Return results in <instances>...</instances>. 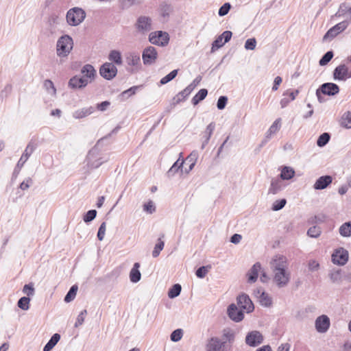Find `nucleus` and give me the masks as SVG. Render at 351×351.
Masks as SVG:
<instances>
[{
    "mask_svg": "<svg viewBox=\"0 0 351 351\" xmlns=\"http://www.w3.org/2000/svg\"><path fill=\"white\" fill-rule=\"evenodd\" d=\"M348 251L343 247L336 249L332 254V261L335 265L343 266L348 261Z\"/></svg>",
    "mask_w": 351,
    "mask_h": 351,
    "instance_id": "0eeeda50",
    "label": "nucleus"
},
{
    "mask_svg": "<svg viewBox=\"0 0 351 351\" xmlns=\"http://www.w3.org/2000/svg\"><path fill=\"white\" fill-rule=\"evenodd\" d=\"M77 290H78V286L77 285H73V286H71V288L69 289V291L64 296V302L66 303H69V302H71V301H73L76 296Z\"/></svg>",
    "mask_w": 351,
    "mask_h": 351,
    "instance_id": "f704fd0d",
    "label": "nucleus"
},
{
    "mask_svg": "<svg viewBox=\"0 0 351 351\" xmlns=\"http://www.w3.org/2000/svg\"><path fill=\"white\" fill-rule=\"evenodd\" d=\"M261 269V264L259 262H256L252 265L247 274V282L249 283H254L257 280Z\"/></svg>",
    "mask_w": 351,
    "mask_h": 351,
    "instance_id": "5701e85b",
    "label": "nucleus"
},
{
    "mask_svg": "<svg viewBox=\"0 0 351 351\" xmlns=\"http://www.w3.org/2000/svg\"><path fill=\"white\" fill-rule=\"evenodd\" d=\"M143 210L149 214H152L156 211V206L152 200H149L143 204Z\"/></svg>",
    "mask_w": 351,
    "mask_h": 351,
    "instance_id": "5fc2aeb1",
    "label": "nucleus"
},
{
    "mask_svg": "<svg viewBox=\"0 0 351 351\" xmlns=\"http://www.w3.org/2000/svg\"><path fill=\"white\" fill-rule=\"evenodd\" d=\"M287 204V200L285 198L276 200L271 206V209L274 211H278L282 209Z\"/></svg>",
    "mask_w": 351,
    "mask_h": 351,
    "instance_id": "603ef678",
    "label": "nucleus"
},
{
    "mask_svg": "<svg viewBox=\"0 0 351 351\" xmlns=\"http://www.w3.org/2000/svg\"><path fill=\"white\" fill-rule=\"evenodd\" d=\"M226 43L223 40L222 37L219 35L213 43L212 44V51H214L215 49H217L222 46H223Z\"/></svg>",
    "mask_w": 351,
    "mask_h": 351,
    "instance_id": "052dcab7",
    "label": "nucleus"
},
{
    "mask_svg": "<svg viewBox=\"0 0 351 351\" xmlns=\"http://www.w3.org/2000/svg\"><path fill=\"white\" fill-rule=\"evenodd\" d=\"M101 77L107 80L113 79L117 74V69L112 62H106L99 69Z\"/></svg>",
    "mask_w": 351,
    "mask_h": 351,
    "instance_id": "6e6552de",
    "label": "nucleus"
},
{
    "mask_svg": "<svg viewBox=\"0 0 351 351\" xmlns=\"http://www.w3.org/2000/svg\"><path fill=\"white\" fill-rule=\"evenodd\" d=\"M343 270L341 269L330 271L329 277L331 281L334 283H339L341 282L343 280Z\"/></svg>",
    "mask_w": 351,
    "mask_h": 351,
    "instance_id": "7c9ffc66",
    "label": "nucleus"
},
{
    "mask_svg": "<svg viewBox=\"0 0 351 351\" xmlns=\"http://www.w3.org/2000/svg\"><path fill=\"white\" fill-rule=\"evenodd\" d=\"M165 242L162 241V237L158 238L157 243L155 245L154 250L152 251V256L156 258L159 256L160 252L163 250Z\"/></svg>",
    "mask_w": 351,
    "mask_h": 351,
    "instance_id": "ea45409f",
    "label": "nucleus"
},
{
    "mask_svg": "<svg viewBox=\"0 0 351 351\" xmlns=\"http://www.w3.org/2000/svg\"><path fill=\"white\" fill-rule=\"evenodd\" d=\"M295 170L288 166H282L281 167L280 178L282 180H289L295 176Z\"/></svg>",
    "mask_w": 351,
    "mask_h": 351,
    "instance_id": "a878e982",
    "label": "nucleus"
},
{
    "mask_svg": "<svg viewBox=\"0 0 351 351\" xmlns=\"http://www.w3.org/2000/svg\"><path fill=\"white\" fill-rule=\"evenodd\" d=\"M326 216L324 214L315 215L308 220L309 223H323L326 220Z\"/></svg>",
    "mask_w": 351,
    "mask_h": 351,
    "instance_id": "680f3d73",
    "label": "nucleus"
},
{
    "mask_svg": "<svg viewBox=\"0 0 351 351\" xmlns=\"http://www.w3.org/2000/svg\"><path fill=\"white\" fill-rule=\"evenodd\" d=\"M30 298L29 297L23 296L17 302L19 308L23 311H27L29 308Z\"/></svg>",
    "mask_w": 351,
    "mask_h": 351,
    "instance_id": "37998d69",
    "label": "nucleus"
},
{
    "mask_svg": "<svg viewBox=\"0 0 351 351\" xmlns=\"http://www.w3.org/2000/svg\"><path fill=\"white\" fill-rule=\"evenodd\" d=\"M106 222H102L101 223L100 226L99 227L97 237L98 240L100 241H102L104 238L105 232H106Z\"/></svg>",
    "mask_w": 351,
    "mask_h": 351,
    "instance_id": "0e129e2a",
    "label": "nucleus"
},
{
    "mask_svg": "<svg viewBox=\"0 0 351 351\" xmlns=\"http://www.w3.org/2000/svg\"><path fill=\"white\" fill-rule=\"evenodd\" d=\"M149 41L153 45L165 47L169 43V36L166 32H153L149 36Z\"/></svg>",
    "mask_w": 351,
    "mask_h": 351,
    "instance_id": "39448f33",
    "label": "nucleus"
},
{
    "mask_svg": "<svg viewBox=\"0 0 351 351\" xmlns=\"http://www.w3.org/2000/svg\"><path fill=\"white\" fill-rule=\"evenodd\" d=\"M97 210L95 209L87 211L83 216V220L85 223H90L94 220L97 216Z\"/></svg>",
    "mask_w": 351,
    "mask_h": 351,
    "instance_id": "09e8293b",
    "label": "nucleus"
},
{
    "mask_svg": "<svg viewBox=\"0 0 351 351\" xmlns=\"http://www.w3.org/2000/svg\"><path fill=\"white\" fill-rule=\"evenodd\" d=\"M193 90L191 88V86H187L183 90L180 92L174 98V99H176V103L178 104L180 101H184L185 98L187 96H189Z\"/></svg>",
    "mask_w": 351,
    "mask_h": 351,
    "instance_id": "c9c22d12",
    "label": "nucleus"
},
{
    "mask_svg": "<svg viewBox=\"0 0 351 351\" xmlns=\"http://www.w3.org/2000/svg\"><path fill=\"white\" fill-rule=\"evenodd\" d=\"M319 91L322 92L324 95L328 96H334L339 93V87L337 84L332 82H326L322 84L319 87Z\"/></svg>",
    "mask_w": 351,
    "mask_h": 351,
    "instance_id": "a211bd4d",
    "label": "nucleus"
},
{
    "mask_svg": "<svg viewBox=\"0 0 351 351\" xmlns=\"http://www.w3.org/2000/svg\"><path fill=\"white\" fill-rule=\"evenodd\" d=\"M141 86H134L130 87L126 90H124L121 93V96L125 98H129L132 95H134L136 93V90L139 89Z\"/></svg>",
    "mask_w": 351,
    "mask_h": 351,
    "instance_id": "4d7b16f0",
    "label": "nucleus"
},
{
    "mask_svg": "<svg viewBox=\"0 0 351 351\" xmlns=\"http://www.w3.org/2000/svg\"><path fill=\"white\" fill-rule=\"evenodd\" d=\"M184 332L182 328L174 330L170 335V339L173 342H178L182 338Z\"/></svg>",
    "mask_w": 351,
    "mask_h": 351,
    "instance_id": "a18cd8bd",
    "label": "nucleus"
},
{
    "mask_svg": "<svg viewBox=\"0 0 351 351\" xmlns=\"http://www.w3.org/2000/svg\"><path fill=\"white\" fill-rule=\"evenodd\" d=\"M322 233L321 228L317 226H313L307 230V235L311 238H317Z\"/></svg>",
    "mask_w": 351,
    "mask_h": 351,
    "instance_id": "49530a36",
    "label": "nucleus"
},
{
    "mask_svg": "<svg viewBox=\"0 0 351 351\" xmlns=\"http://www.w3.org/2000/svg\"><path fill=\"white\" fill-rule=\"evenodd\" d=\"M108 59L115 64L121 65L122 64L121 53L117 50H112L109 53Z\"/></svg>",
    "mask_w": 351,
    "mask_h": 351,
    "instance_id": "2f4dec72",
    "label": "nucleus"
},
{
    "mask_svg": "<svg viewBox=\"0 0 351 351\" xmlns=\"http://www.w3.org/2000/svg\"><path fill=\"white\" fill-rule=\"evenodd\" d=\"M182 290V287L180 284L173 285L168 291V297L171 299H173L178 297Z\"/></svg>",
    "mask_w": 351,
    "mask_h": 351,
    "instance_id": "4c0bfd02",
    "label": "nucleus"
},
{
    "mask_svg": "<svg viewBox=\"0 0 351 351\" xmlns=\"http://www.w3.org/2000/svg\"><path fill=\"white\" fill-rule=\"evenodd\" d=\"M299 90H295L293 91H290L289 90H286L282 94V98L280 101V104L282 108L287 107L289 104L295 100L296 96L298 95Z\"/></svg>",
    "mask_w": 351,
    "mask_h": 351,
    "instance_id": "412c9836",
    "label": "nucleus"
},
{
    "mask_svg": "<svg viewBox=\"0 0 351 351\" xmlns=\"http://www.w3.org/2000/svg\"><path fill=\"white\" fill-rule=\"evenodd\" d=\"M228 102V97L226 96H220L217 103V107L219 110L225 108Z\"/></svg>",
    "mask_w": 351,
    "mask_h": 351,
    "instance_id": "338daca9",
    "label": "nucleus"
},
{
    "mask_svg": "<svg viewBox=\"0 0 351 351\" xmlns=\"http://www.w3.org/2000/svg\"><path fill=\"white\" fill-rule=\"evenodd\" d=\"M341 126L346 128H351V112H347L344 113L341 119Z\"/></svg>",
    "mask_w": 351,
    "mask_h": 351,
    "instance_id": "79ce46f5",
    "label": "nucleus"
},
{
    "mask_svg": "<svg viewBox=\"0 0 351 351\" xmlns=\"http://www.w3.org/2000/svg\"><path fill=\"white\" fill-rule=\"evenodd\" d=\"M270 266L272 271L287 270V258L283 255H276L272 258Z\"/></svg>",
    "mask_w": 351,
    "mask_h": 351,
    "instance_id": "f8f14e48",
    "label": "nucleus"
},
{
    "mask_svg": "<svg viewBox=\"0 0 351 351\" xmlns=\"http://www.w3.org/2000/svg\"><path fill=\"white\" fill-rule=\"evenodd\" d=\"M44 86L47 90L48 93L51 95H55L56 93V89L54 87L53 83L49 80H46L44 82Z\"/></svg>",
    "mask_w": 351,
    "mask_h": 351,
    "instance_id": "13d9d810",
    "label": "nucleus"
},
{
    "mask_svg": "<svg viewBox=\"0 0 351 351\" xmlns=\"http://www.w3.org/2000/svg\"><path fill=\"white\" fill-rule=\"evenodd\" d=\"M140 263H135L130 272V280L133 283H136L141 278V274L139 271Z\"/></svg>",
    "mask_w": 351,
    "mask_h": 351,
    "instance_id": "cd10ccee",
    "label": "nucleus"
},
{
    "mask_svg": "<svg viewBox=\"0 0 351 351\" xmlns=\"http://www.w3.org/2000/svg\"><path fill=\"white\" fill-rule=\"evenodd\" d=\"M283 187L282 180L280 178H272L268 193L274 195L277 194L282 190Z\"/></svg>",
    "mask_w": 351,
    "mask_h": 351,
    "instance_id": "393cba45",
    "label": "nucleus"
},
{
    "mask_svg": "<svg viewBox=\"0 0 351 351\" xmlns=\"http://www.w3.org/2000/svg\"><path fill=\"white\" fill-rule=\"evenodd\" d=\"M260 304L265 307H269L272 304L271 298L265 291H263L259 297Z\"/></svg>",
    "mask_w": 351,
    "mask_h": 351,
    "instance_id": "e433bc0d",
    "label": "nucleus"
},
{
    "mask_svg": "<svg viewBox=\"0 0 351 351\" xmlns=\"http://www.w3.org/2000/svg\"><path fill=\"white\" fill-rule=\"evenodd\" d=\"M136 27L142 33L151 31L153 29L152 19L145 16H139L136 21Z\"/></svg>",
    "mask_w": 351,
    "mask_h": 351,
    "instance_id": "ddd939ff",
    "label": "nucleus"
},
{
    "mask_svg": "<svg viewBox=\"0 0 351 351\" xmlns=\"http://www.w3.org/2000/svg\"><path fill=\"white\" fill-rule=\"evenodd\" d=\"M315 326L318 332L324 333L327 332L330 326L329 317L326 315L317 317L315 319Z\"/></svg>",
    "mask_w": 351,
    "mask_h": 351,
    "instance_id": "dca6fc26",
    "label": "nucleus"
},
{
    "mask_svg": "<svg viewBox=\"0 0 351 351\" xmlns=\"http://www.w3.org/2000/svg\"><path fill=\"white\" fill-rule=\"evenodd\" d=\"M158 58V52L155 47L149 46L144 49L142 53L143 64L151 65L154 64Z\"/></svg>",
    "mask_w": 351,
    "mask_h": 351,
    "instance_id": "9d476101",
    "label": "nucleus"
},
{
    "mask_svg": "<svg viewBox=\"0 0 351 351\" xmlns=\"http://www.w3.org/2000/svg\"><path fill=\"white\" fill-rule=\"evenodd\" d=\"M171 10V6L167 3L162 4L160 9V14L164 19L169 16Z\"/></svg>",
    "mask_w": 351,
    "mask_h": 351,
    "instance_id": "864d4df0",
    "label": "nucleus"
},
{
    "mask_svg": "<svg viewBox=\"0 0 351 351\" xmlns=\"http://www.w3.org/2000/svg\"><path fill=\"white\" fill-rule=\"evenodd\" d=\"M23 293L26 294L27 297L33 296L35 293V289L34 285L32 282L25 284L23 288Z\"/></svg>",
    "mask_w": 351,
    "mask_h": 351,
    "instance_id": "6e6d98bb",
    "label": "nucleus"
},
{
    "mask_svg": "<svg viewBox=\"0 0 351 351\" xmlns=\"http://www.w3.org/2000/svg\"><path fill=\"white\" fill-rule=\"evenodd\" d=\"M127 62L130 66H138L141 62L140 56L136 53H130L127 57Z\"/></svg>",
    "mask_w": 351,
    "mask_h": 351,
    "instance_id": "58836bf2",
    "label": "nucleus"
},
{
    "mask_svg": "<svg viewBox=\"0 0 351 351\" xmlns=\"http://www.w3.org/2000/svg\"><path fill=\"white\" fill-rule=\"evenodd\" d=\"M178 72V69H175V70H173L172 71H171L169 74H167L166 76H165L164 77H162L160 80V84L161 85L166 84L169 82L173 80L176 77Z\"/></svg>",
    "mask_w": 351,
    "mask_h": 351,
    "instance_id": "8fccbe9b",
    "label": "nucleus"
},
{
    "mask_svg": "<svg viewBox=\"0 0 351 351\" xmlns=\"http://www.w3.org/2000/svg\"><path fill=\"white\" fill-rule=\"evenodd\" d=\"M350 77L351 73L345 64H339L333 71V78L335 80L346 81Z\"/></svg>",
    "mask_w": 351,
    "mask_h": 351,
    "instance_id": "9b49d317",
    "label": "nucleus"
},
{
    "mask_svg": "<svg viewBox=\"0 0 351 351\" xmlns=\"http://www.w3.org/2000/svg\"><path fill=\"white\" fill-rule=\"evenodd\" d=\"M339 232L343 237L351 236V221L343 223L339 229Z\"/></svg>",
    "mask_w": 351,
    "mask_h": 351,
    "instance_id": "473e14b6",
    "label": "nucleus"
},
{
    "mask_svg": "<svg viewBox=\"0 0 351 351\" xmlns=\"http://www.w3.org/2000/svg\"><path fill=\"white\" fill-rule=\"evenodd\" d=\"M334 54L332 51H327L319 60V64L320 66L326 65L332 58Z\"/></svg>",
    "mask_w": 351,
    "mask_h": 351,
    "instance_id": "3c124183",
    "label": "nucleus"
},
{
    "mask_svg": "<svg viewBox=\"0 0 351 351\" xmlns=\"http://www.w3.org/2000/svg\"><path fill=\"white\" fill-rule=\"evenodd\" d=\"M60 339V335L53 334L43 348V351H51Z\"/></svg>",
    "mask_w": 351,
    "mask_h": 351,
    "instance_id": "c85d7f7f",
    "label": "nucleus"
},
{
    "mask_svg": "<svg viewBox=\"0 0 351 351\" xmlns=\"http://www.w3.org/2000/svg\"><path fill=\"white\" fill-rule=\"evenodd\" d=\"M81 73L82 78L85 79L88 82V84L91 83L96 77V70L91 64H86L81 69Z\"/></svg>",
    "mask_w": 351,
    "mask_h": 351,
    "instance_id": "6ab92c4d",
    "label": "nucleus"
},
{
    "mask_svg": "<svg viewBox=\"0 0 351 351\" xmlns=\"http://www.w3.org/2000/svg\"><path fill=\"white\" fill-rule=\"evenodd\" d=\"M230 8H231V5H230V4L229 3H225L219 9L218 14L220 16H223L226 15L228 13Z\"/></svg>",
    "mask_w": 351,
    "mask_h": 351,
    "instance_id": "69168bd1",
    "label": "nucleus"
},
{
    "mask_svg": "<svg viewBox=\"0 0 351 351\" xmlns=\"http://www.w3.org/2000/svg\"><path fill=\"white\" fill-rule=\"evenodd\" d=\"M88 85V82L81 76L75 75L69 81V86L73 89L83 88Z\"/></svg>",
    "mask_w": 351,
    "mask_h": 351,
    "instance_id": "4be33fe9",
    "label": "nucleus"
},
{
    "mask_svg": "<svg viewBox=\"0 0 351 351\" xmlns=\"http://www.w3.org/2000/svg\"><path fill=\"white\" fill-rule=\"evenodd\" d=\"M143 0H120L123 8H130L132 5L140 4Z\"/></svg>",
    "mask_w": 351,
    "mask_h": 351,
    "instance_id": "e2e57ef3",
    "label": "nucleus"
},
{
    "mask_svg": "<svg viewBox=\"0 0 351 351\" xmlns=\"http://www.w3.org/2000/svg\"><path fill=\"white\" fill-rule=\"evenodd\" d=\"M86 12L82 8L75 7L70 9L66 16V21L69 25L77 26L85 19Z\"/></svg>",
    "mask_w": 351,
    "mask_h": 351,
    "instance_id": "7ed1b4c3",
    "label": "nucleus"
},
{
    "mask_svg": "<svg viewBox=\"0 0 351 351\" xmlns=\"http://www.w3.org/2000/svg\"><path fill=\"white\" fill-rule=\"evenodd\" d=\"M350 21L347 20L341 21L330 28L323 37L324 42L332 40L341 32H343L349 25Z\"/></svg>",
    "mask_w": 351,
    "mask_h": 351,
    "instance_id": "20e7f679",
    "label": "nucleus"
},
{
    "mask_svg": "<svg viewBox=\"0 0 351 351\" xmlns=\"http://www.w3.org/2000/svg\"><path fill=\"white\" fill-rule=\"evenodd\" d=\"M330 138V135L327 132H324L319 136L317 141V145L319 147H324L328 143Z\"/></svg>",
    "mask_w": 351,
    "mask_h": 351,
    "instance_id": "de8ad7c7",
    "label": "nucleus"
},
{
    "mask_svg": "<svg viewBox=\"0 0 351 351\" xmlns=\"http://www.w3.org/2000/svg\"><path fill=\"white\" fill-rule=\"evenodd\" d=\"M349 7L347 5L346 3H342L340 4L338 11L335 14V16L341 17L345 15L347 12H348Z\"/></svg>",
    "mask_w": 351,
    "mask_h": 351,
    "instance_id": "bf43d9fd",
    "label": "nucleus"
},
{
    "mask_svg": "<svg viewBox=\"0 0 351 351\" xmlns=\"http://www.w3.org/2000/svg\"><path fill=\"white\" fill-rule=\"evenodd\" d=\"M274 281L279 288L286 287L290 280V274L287 270L273 271Z\"/></svg>",
    "mask_w": 351,
    "mask_h": 351,
    "instance_id": "1a4fd4ad",
    "label": "nucleus"
},
{
    "mask_svg": "<svg viewBox=\"0 0 351 351\" xmlns=\"http://www.w3.org/2000/svg\"><path fill=\"white\" fill-rule=\"evenodd\" d=\"M180 158L173 163L171 167L167 172V175L169 178L172 177L176 172L180 169L181 171H183L184 165L186 164V160H184L182 158L183 155H179Z\"/></svg>",
    "mask_w": 351,
    "mask_h": 351,
    "instance_id": "b1692460",
    "label": "nucleus"
},
{
    "mask_svg": "<svg viewBox=\"0 0 351 351\" xmlns=\"http://www.w3.org/2000/svg\"><path fill=\"white\" fill-rule=\"evenodd\" d=\"M280 128V119H276L269 128L267 132V138H269L272 134H276Z\"/></svg>",
    "mask_w": 351,
    "mask_h": 351,
    "instance_id": "a19ab883",
    "label": "nucleus"
},
{
    "mask_svg": "<svg viewBox=\"0 0 351 351\" xmlns=\"http://www.w3.org/2000/svg\"><path fill=\"white\" fill-rule=\"evenodd\" d=\"M95 108L93 106L83 108L75 110L73 113V117L76 119H82L93 114Z\"/></svg>",
    "mask_w": 351,
    "mask_h": 351,
    "instance_id": "bb28decb",
    "label": "nucleus"
},
{
    "mask_svg": "<svg viewBox=\"0 0 351 351\" xmlns=\"http://www.w3.org/2000/svg\"><path fill=\"white\" fill-rule=\"evenodd\" d=\"M256 45V40L254 38H248L245 43V48L247 50H254Z\"/></svg>",
    "mask_w": 351,
    "mask_h": 351,
    "instance_id": "774afa93",
    "label": "nucleus"
},
{
    "mask_svg": "<svg viewBox=\"0 0 351 351\" xmlns=\"http://www.w3.org/2000/svg\"><path fill=\"white\" fill-rule=\"evenodd\" d=\"M29 156L30 155H21V158L18 161V162L14 169V171L12 173V179L16 178L18 176L21 169L23 167L25 162L28 160Z\"/></svg>",
    "mask_w": 351,
    "mask_h": 351,
    "instance_id": "c756f323",
    "label": "nucleus"
},
{
    "mask_svg": "<svg viewBox=\"0 0 351 351\" xmlns=\"http://www.w3.org/2000/svg\"><path fill=\"white\" fill-rule=\"evenodd\" d=\"M208 90L206 88L200 89L197 93L192 98L191 102L195 106L198 104L201 101L204 99L207 96Z\"/></svg>",
    "mask_w": 351,
    "mask_h": 351,
    "instance_id": "72a5a7b5",
    "label": "nucleus"
},
{
    "mask_svg": "<svg viewBox=\"0 0 351 351\" xmlns=\"http://www.w3.org/2000/svg\"><path fill=\"white\" fill-rule=\"evenodd\" d=\"M73 47V38L67 35L60 36L56 43V53L60 58H65L69 56Z\"/></svg>",
    "mask_w": 351,
    "mask_h": 351,
    "instance_id": "f03ea898",
    "label": "nucleus"
},
{
    "mask_svg": "<svg viewBox=\"0 0 351 351\" xmlns=\"http://www.w3.org/2000/svg\"><path fill=\"white\" fill-rule=\"evenodd\" d=\"M223 339L218 337H212L208 339L206 344V351H229L230 347L228 343H232L235 339L234 332L230 328L223 330Z\"/></svg>",
    "mask_w": 351,
    "mask_h": 351,
    "instance_id": "f257e3e1",
    "label": "nucleus"
},
{
    "mask_svg": "<svg viewBox=\"0 0 351 351\" xmlns=\"http://www.w3.org/2000/svg\"><path fill=\"white\" fill-rule=\"evenodd\" d=\"M237 304L240 308L246 311L247 313L252 312L254 309L251 299L245 293H242L237 297Z\"/></svg>",
    "mask_w": 351,
    "mask_h": 351,
    "instance_id": "4468645a",
    "label": "nucleus"
},
{
    "mask_svg": "<svg viewBox=\"0 0 351 351\" xmlns=\"http://www.w3.org/2000/svg\"><path fill=\"white\" fill-rule=\"evenodd\" d=\"M100 155H86L84 163L89 169H96L100 167L107 158L100 157Z\"/></svg>",
    "mask_w": 351,
    "mask_h": 351,
    "instance_id": "f3484780",
    "label": "nucleus"
},
{
    "mask_svg": "<svg viewBox=\"0 0 351 351\" xmlns=\"http://www.w3.org/2000/svg\"><path fill=\"white\" fill-rule=\"evenodd\" d=\"M332 182L331 176L325 175L322 176L317 178L313 185L315 190H323L326 189Z\"/></svg>",
    "mask_w": 351,
    "mask_h": 351,
    "instance_id": "aec40b11",
    "label": "nucleus"
},
{
    "mask_svg": "<svg viewBox=\"0 0 351 351\" xmlns=\"http://www.w3.org/2000/svg\"><path fill=\"white\" fill-rule=\"evenodd\" d=\"M243 309L239 308L235 304H231L228 306L227 313L228 317L235 322H239L244 318Z\"/></svg>",
    "mask_w": 351,
    "mask_h": 351,
    "instance_id": "2eb2a0df",
    "label": "nucleus"
},
{
    "mask_svg": "<svg viewBox=\"0 0 351 351\" xmlns=\"http://www.w3.org/2000/svg\"><path fill=\"white\" fill-rule=\"evenodd\" d=\"M211 268L210 265L201 266L196 270L195 275L199 278H204Z\"/></svg>",
    "mask_w": 351,
    "mask_h": 351,
    "instance_id": "c03bdc74",
    "label": "nucleus"
},
{
    "mask_svg": "<svg viewBox=\"0 0 351 351\" xmlns=\"http://www.w3.org/2000/svg\"><path fill=\"white\" fill-rule=\"evenodd\" d=\"M264 337L258 330H251L246 334L245 342L250 347L255 348L262 344Z\"/></svg>",
    "mask_w": 351,
    "mask_h": 351,
    "instance_id": "423d86ee",
    "label": "nucleus"
}]
</instances>
